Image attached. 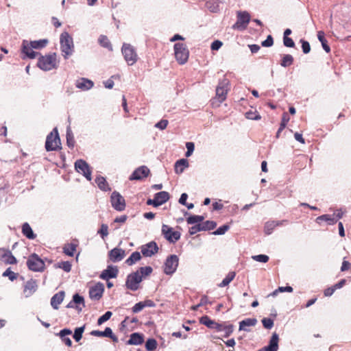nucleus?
Returning a JSON list of instances; mask_svg holds the SVG:
<instances>
[{"instance_id":"6","label":"nucleus","mask_w":351,"mask_h":351,"mask_svg":"<svg viewBox=\"0 0 351 351\" xmlns=\"http://www.w3.org/2000/svg\"><path fill=\"white\" fill-rule=\"evenodd\" d=\"M27 265L29 269L33 271H42L45 268L44 261L36 254H32L29 256Z\"/></svg>"},{"instance_id":"60","label":"nucleus","mask_w":351,"mask_h":351,"mask_svg":"<svg viewBox=\"0 0 351 351\" xmlns=\"http://www.w3.org/2000/svg\"><path fill=\"white\" fill-rule=\"evenodd\" d=\"M222 331H223L225 332V335H224L225 337H229L232 333V332H233V325H232V324H228V325L224 324V326L223 327Z\"/></svg>"},{"instance_id":"59","label":"nucleus","mask_w":351,"mask_h":351,"mask_svg":"<svg viewBox=\"0 0 351 351\" xmlns=\"http://www.w3.org/2000/svg\"><path fill=\"white\" fill-rule=\"evenodd\" d=\"M262 323L263 326L267 329H271L274 326V320L271 318H263Z\"/></svg>"},{"instance_id":"32","label":"nucleus","mask_w":351,"mask_h":351,"mask_svg":"<svg viewBox=\"0 0 351 351\" xmlns=\"http://www.w3.org/2000/svg\"><path fill=\"white\" fill-rule=\"evenodd\" d=\"M95 182L97 183L98 187L102 191H107L110 189L108 187V184L106 179L102 176H97L95 179Z\"/></svg>"},{"instance_id":"30","label":"nucleus","mask_w":351,"mask_h":351,"mask_svg":"<svg viewBox=\"0 0 351 351\" xmlns=\"http://www.w3.org/2000/svg\"><path fill=\"white\" fill-rule=\"evenodd\" d=\"M189 167V162L186 159H180L175 163V171L176 173H182L184 169Z\"/></svg>"},{"instance_id":"21","label":"nucleus","mask_w":351,"mask_h":351,"mask_svg":"<svg viewBox=\"0 0 351 351\" xmlns=\"http://www.w3.org/2000/svg\"><path fill=\"white\" fill-rule=\"evenodd\" d=\"M37 289L36 282L34 280H30L26 282L24 287V293L26 298L32 295Z\"/></svg>"},{"instance_id":"54","label":"nucleus","mask_w":351,"mask_h":351,"mask_svg":"<svg viewBox=\"0 0 351 351\" xmlns=\"http://www.w3.org/2000/svg\"><path fill=\"white\" fill-rule=\"evenodd\" d=\"M112 313L110 311H106L103 315H101L97 320L99 325L102 324L104 322L108 321L112 316Z\"/></svg>"},{"instance_id":"41","label":"nucleus","mask_w":351,"mask_h":351,"mask_svg":"<svg viewBox=\"0 0 351 351\" xmlns=\"http://www.w3.org/2000/svg\"><path fill=\"white\" fill-rule=\"evenodd\" d=\"M289 121V117L287 113H284L282 118V121L280 125V128H278L277 133H276V137L278 138L280 136V132L285 128L287 123Z\"/></svg>"},{"instance_id":"19","label":"nucleus","mask_w":351,"mask_h":351,"mask_svg":"<svg viewBox=\"0 0 351 351\" xmlns=\"http://www.w3.org/2000/svg\"><path fill=\"white\" fill-rule=\"evenodd\" d=\"M90 335L95 337H109L114 342L118 341V338L113 334L112 329L109 327H106L104 331L93 330Z\"/></svg>"},{"instance_id":"58","label":"nucleus","mask_w":351,"mask_h":351,"mask_svg":"<svg viewBox=\"0 0 351 351\" xmlns=\"http://www.w3.org/2000/svg\"><path fill=\"white\" fill-rule=\"evenodd\" d=\"M252 258L261 263H267L269 261V256L265 254L255 255L252 256Z\"/></svg>"},{"instance_id":"23","label":"nucleus","mask_w":351,"mask_h":351,"mask_svg":"<svg viewBox=\"0 0 351 351\" xmlns=\"http://www.w3.org/2000/svg\"><path fill=\"white\" fill-rule=\"evenodd\" d=\"M64 298V291H61L56 293L51 299V306L57 310L59 308V305L62 302Z\"/></svg>"},{"instance_id":"45","label":"nucleus","mask_w":351,"mask_h":351,"mask_svg":"<svg viewBox=\"0 0 351 351\" xmlns=\"http://www.w3.org/2000/svg\"><path fill=\"white\" fill-rule=\"evenodd\" d=\"M235 276L234 272H229L228 274L224 278L221 282L219 285L221 287H224L229 285V283L234 279Z\"/></svg>"},{"instance_id":"56","label":"nucleus","mask_w":351,"mask_h":351,"mask_svg":"<svg viewBox=\"0 0 351 351\" xmlns=\"http://www.w3.org/2000/svg\"><path fill=\"white\" fill-rule=\"evenodd\" d=\"M186 147L187 149L186 152L185 153L186 157H189L192 155L194 152L195 145L193 142H187L186 143Z\"/></svg>"},{"instance_id":"26","label":"nucleus","mask_w":351,"mask_h":351,"mask_svg":"<svg viewBox=\"0 0 351 351\" xmlns=\"http://www.w3.org/2000/svg\"><path fill=\"white\" fill-rule=\"evenodd\" d=\"M143 335L138 333L134 332L130 335L129 340L128 341V344L129 345H141L143 342Z\"/></svg>"},{"instance_id":"64","label":"nucleus","mask_w":351,"mask_h":351,"mask_svg":"<svg viewBox=\"0 0 351 351\" xmlns=\"http://www.w3.org/2000/svg\"><path fill=\"white\" fill-rule=\"evenodd\" d=\"M144 308V305L143 302H140L136 303L133 307H132V312L134 313H137L140 311H141Z\"/></svg>"},{"instance_id":"31","label":"nucleus","mask_w":351,"mask_h":351,"mask_svg":"<svg viewBox=\"0 0 351 351\" xmlns=\"http://www.w3.org/2000/svg\"><path fill=\"white\" fill-rule=\"evenodd\" d=\"M324 221L327 222L328 225H333L337 223V219L335 217L330 215H323L321 216H319L316 219V222L319 223L320 221Z\"/></svg>"},{"instance_id":"61","label":"nucleus","mask_w":351,"mask_h":351,"mask_svg":"<svg viewBox=\"0 0 351 351\" xmlns=\"http://www.w3.org/2000/svg\"><path fill=\"white\" fill-rule=\"evenodd\" d=\"M203 231L201 223L196 224L189 228V234L193 235L198 232Z\"/></svg>"},{"instance_id":"17","label":"nucleus","mask_w":351,"mask_h":351,"mask_svg":"<svg viewBox=\"0 0 351 351\" xmlns=\"http://www.w3.org/2000/svg\"><path fill=\"white\" fill-rule=\"evenodd\" d=\"M149 169L146 166H141L137 168L130 176V180H140L148 176Z\"/></svg>"},{"instance_id":"16","label":"nucleus","mask_w":351,"mask_h":351,"mask_svg":"<svg viewBox=\"0 0 351 351\" xmlns=\"http://www.w3.org/2000/svg\"><path fill=\"white\" fill-rule=\"evenodd\" d=\"M33 49H34L29 43V41L23 40L21 45V53L23 54L22 58L34 59L38 55V53L34 51Z\"/></svg>"},{"instance_id":"40","label":"nucleus","mask_w":351,"mask_h":351,"mask_svg":"<svg viewBox=\"0 0 351 351\" xmlns=\"http://www.w3.org/2000/svg\"><path fill=\"white\" fill-rule=\"evenodd\" d=\"M66 144L71 148H73L75 145L74 136L70 127L66 129Z\"/></svg>"},{"instance_id":"35","label":"nucleus","mask_w":351,"mask_h":351,"mask_svg":"<svg viewBox=\"0 0 351 351\" xmlns=\"http://www.w3.org/2000/svg\"><path fill=\"white\" fill-rule=\"evenodd\" d=\"M77 244L73 243H70L65 245L63 247V252L65 254L69 256H73L74 252L76 250Z\"/></svg>"},{"instance_id":"29","label":"nucleus","mask_w":351,"mask_h":351,"mask_svg":"<svg viewBox=\"0 0 351 351\" xmlns=\"http://www.w3.org/2000/svg\"><path fill=\"white\" fill-rule=\"evenodd\" d=\"M221 1L219 0H209L206 3V7L211 12H218L220 10Z\"/></svg>"},{"instance_id":"5","label":"nucleus","mask_w":351,"mask_h":351,"mask_svg":"<svg viewBox=\"0 0 351 351\" xmlns=\"http://www.w3.org/2000/svg\"><path fill=\"white\" fill-rule=\"evenodd\" d=\"M174 53L176 60L180 64H185L189 58V52L184 43H176L174 45Z\"/></svg>"},{"instance_id":"48","label":"nucleus","mask_w":351,"mask_h":351,"mask_svg":"<svg viewBox=\"0 0 351 351\" xmlns=\"http://www.w3.org/2000/svg\"><path fill=\"white\" fill-rule=\"evenodd\" d=\"M85 326L78 327L75 329L73 334V339L78 342L82 337V334L84 331Z\"/></svg>"},{"instance_id":"46","label":"nucleus","mask_w":351,"mask_h":351,"mask_svg":"<svg viewBox=\"0 0 351 351\" xmlns=\"http://www.w3.org/2000/svg\"><path fill=\"white\" fill-rule=\"evenodd\" d=\"M56 267L60 268L66 272H69L71 269V264L69 261H62L55 265Z\"/></svg>"},{"instance_id":"38","label":"nucleus","mask_w":351,"mask_h":351,"mask_svg":"<svg viewBox=\"0 0 351 351\" xmlns=\"http://www.w3.org/2000/svg\"><path fill=\"white\" fill-rule=\"evenodd\" d=\"M98 41L101 46L109 49L110 51H112V45L106 36L101 35Z\"/></svg>"},{"instance_id":"50","label":"nucleus","mask_w":351,"mask_h":351,"mask_svg":"<svg viewBox=\"0 0 351 351\" xmlns=\"http://www.w3.org/2000/svg\"><path fill=\"white\" fill-rule=\"evenodd\" d=\"M138 273L141 276H142V278L143 277H146L150 275L153 271L152 268L150 266L141 267L138 270Z\"/></svg>"},{"instance_id":"1","label":"nucleus","mask_w":351,"mask_h":351,"mask_svg":"<svg viewBox=\"0 0 351 351\" xmlns=\"http://www.w3.org/2000/svg\"><path fill=\"white\" fill-rule=\"evenodd\" d=\"M60 43L63 56L65 59H67L73 52L74 45L73 38L67 32H64L60 35Z\"/></svg>"},{"instance_id":"39","label":"nucleus","mask_w":351,"mask_h":351,"mask_svg":"<svg viewBox=\"0 0 351 351\" xmlns=\"http://www.w3.org/2000/svg\"><path fill=\"white\" fill-rule=\"evenodd\" d=\"M275 221H269L265 223L264 226V232L267 235H269L272 233L274 228L276 227Z\"/></svg>"},{"instance_id":"18","label":"nucleus","mask_w":351,"mask_h":351,"mask_svg":"<svg viewBox=\"0 0 351 351\" xmlns=\"http://www.w3.org/2000/svg\"><path fill=\"white\" fill-rule=\"evenodd\" d=\"M118 272L119 270L116 266L108 265L107 269L101 272L100 278L103 280H108L110 278H116Z\"/></svg>"},{"instance_id":"28","label":"nucleus","mask_w":351,"mask_h":351,"mask_svg":"<svg viewBox=\"0 0 351 351\" xmlns=\"http://www.w3.org/2000/svg\"><path fill=\"white\" fill-rule=\"evenodd\" d=\"M154 197L158 206H160L167 202L169 199V194L166 191H160L155 194Z\"/></svg>"},{"instance_id":"20","label":"nucleus","mask_w":351,"mask_h":351,"mask_svg":"<svg viewBox=\"0 0 351 351\" xmlns=\"http://www.w3.org/2000/svg\"><path fill=\"white\" fill-rule=\"evenodd\" d=\"M125 256V252L121 248L115 247L109 252V258L114 263L121 261Z\"/></svg>"},{"instance_id":"11","label":"nucleus","mask_w":351,"mask_h":351,"mask_svg":"<svg viewBox=\"0 0 351 351\" xmlns=\"http://www.w3.org/2000/svg\"><path fill=\"white\" fill-rule=\"evenodd\" d=\"M75 169L78 173L82 174L88 181L91 180V171L88 164L85 160L82 159L77 160L75 162Z\"/></svg>"},{"instance_id":"22","label":"nucleus","mask_w":351,"mask_h":351,"mask_svg":"<svg viewBox=\"0 0 351 351\" xmlns=\"http://www.w3.org/2000/svg\"><path fill=\"white\" fill-rule=\"evenodd\" d=\"M257 324L256 318H247L239 322V330L250 331L249 327L254 326Z\"/></svg>"},{"instance_id":"4","label":"nucleus","mask_w":351,"mask_h":351,"mask_svg":"<svg viewBox=\"0 0 351 351\" xmlns=\"http://www.w3.org/2000/svg\"><path fill=\"white\" fill-rule=\"evenodd\" d=\"M121 53L128 65L132 66L137 62V53L135 48L130 44L124 43L121 47Z\"/></svg>"},{"instance_id":"49","label":"nucleus","mask_w":351,"mask_h":351,"mask_svg":"<svg viewBox=\"0 0 351 351\" xmlns=\"http://www.w3.org/2000/svg\"><path fill=\"white\" fill-rule=\"evenodd\" d=\"M201 224L203 231L213 230L217 226L216 222L213 221H206Z\"/></svg>"},{"instance_id":"24","label":"nucleus","mask_w":351,"mask_h":351,"mask_svg":"<svg viewBox=\"0 0 351 351\" xmlns=\"http://www.w3.org/2000/svg\"><path fill=\"white\" fill-rule=\"evenodd\" d=\"M3 252L1 256V259L5 264H16L17 263L16 258L12 255L10 250H0Z\"/></svg>"},{"instance_id":"44","label":"nucleus","mask_w":351,"mask_h":351,"mask_svg":"<svg viewBox=\"0 0 351 351\" xmlns=\"http://www.w3.org/2000/svg\"><path fill=\"white\" fill-rule=\"evenodd\" d=\"M199 322L202 324H204L206 326H207L208 328H211V329L213 328V326L215 324V322L210 319L207 315L202 317L200 318Z\"/></svg>"},{"instance_id":"2","label":"nucleus","mask_w":351,"mask_h":351,"mask_svg":"<svg viewBox=\"0 0 351 351\" xmlns=\"http://www.w3.org/2000/svg\"><path fill=\"white\" fill-rule=\"evenodd\" d=\"M56 53L41 56L38 58V66L43 71H50L57 67Z\"/></svg>"},{"instance_id":"52","label":"nucleus","mask_w":351,"mask_h":351,"mask_svg":"<svg viewBox=\"0 0 351 351\" xmlns=\"http://www.w3.org/2000/svg\"><path fill=\"white\" fill-rule=\"evenodd\" d=\"M230 228V226L227 224L223 225L218 228L212 234L215 235H222L224 234Z\"/></svg>"},{"instance_id":"37","label":"nucleus","mask_w":351,"mask_h":351,"mask_svg":"<svg viewBox=\"0 0 351 351\" xmlns=\"http://www.w3.org/2000/svg\"><path fill=\"white\" fill-rule=\"evenodd\" d=\"M317 38L321 42L324 51L327 53H329L330 51V48L328 45L327 40L324 38V32L322 31H319L317 33Z\"/></svg>"},{"instance_id":"8","label":"nucleus","mask_w":351,"mask_h":351,"mask_svg":"<svg viewBox=\"0 0 351 351\" xmlns=\"http://www.w3.org/2000/svg\"><path fill=\"white\" fill-rule=\"evenodd\" d=\"M230 82L228 79L223 78L221 80L216 88V97L219 103H221L226 99V95L229 90Z\"/></svg>"},{"instance_id":"42","label":"nucleus","mask_w":351,"mask_h":351,"mask_svg":"<svg viewBox=\"0 0 351 351\" xmlns=\"http://www.w3.org/2000/svg\"><path fill=\"white\" fill-rule=\"evenodd\" d=\"M293 62V58L290 54H286L282 57L280 65L283 67H287L291 65Z\"/></svg>"},{"instance_id":"63","label":"nucleus","mask_w":351,"mask_h":351,"mask_svg":"<svg viewBox=\"0 0 351 351\" xmlns=\"http://www.w3.org/2000/svg\"><path fill=\"white\" fill-rule=\"evenodd\" d=\"M223 43L221 41L216 40L212 43L210 48L213 51H217L221 47Z\"/></svg>"},{"instance_id":"10","label":"nucleus","mask_w":351,"mask_h":351,"mask_svg":"<svg viewBox=\"0 0 351 351\" xmlns=\"http://www.w3.org/2000/svg\"><path fill=\"white\" fill-rule=\"evenodd\" d=\"M179 258L178 256L172 254L167 257L164 265V272L167 275H172L177 269Z\"/></svg>"},{"instance_id":"9","label":"nucleus","mask_w":351,"mask_h":351,"mask_svg":"<svg viewBox=\"0 0 351 351\" xmlns=\"http://www.w3.org/2000/svg\"><path fill=\"white\" fill-rule=\"evenodd\" d=\"M250 20V14L246 11H239L237 12V21L233 25L232 28L234 29L244 30Z\"/></svg>"},{"instance_id":"34","label":"nucleus","mask_w":351,"mask_h":351,"mask_svg":"<svg viewBox=\"0 0 351 351\" xmlns=\"http://www.w3.org/2000/svg\"><path fill=\"white\" fill-rule=\"evenodd\" d=\"M48 43L47 39H41L38 40L29 41V45L33 49H40L44 48Z\"/></svg>"},{"instance_id":"51","label":"nucleus","mask_w":351,"mask_h":351,"mask_svg":"<svg viewBox=\"0 0 351 351\" xmlns=\"http://www.w3.org/2000/svg\"><path fill=\"white\" fill-rule=\"evenodd\" d=\"M73 300L75 306H80V305H82L81 307L85 306L84 298L82 296L80 295L78 293H75L73 295Z\"/></svg>"},{"instance_id":"27","label":"nucleus","mask_w":351,"mask_h":351,"mask_svg":"<svg viewBox=\"0 0 351 351\" xmlns=\"http://www.w3.org/2000/svg\"><path fill=\"white\" fill-rule=\"evenodd\" d=\"M93 84H94L91 80L86 78H82L80 80L77 82L76 86L80 89L87 90L90 89L93 86Z\"/></svg>"},{"instance_id":"7","label":"nucleus","mask_w":351,"mask_h":351,"mask_svg":"<svg viewBox=\"0 0 351 351\" xmlns=\"http://www.w3.org/2000/svg\"><path fill=\"white\" fill-rule=\"evenodd\" d=\"M142 281V276L138 273V271L130 274L127 276L125 286L127 289L131 291H136L139 288V284Z\"/></svg>"},{"instance_id":"57","label":"nucleus","mask_w":351,"mask_h":351,"mask_svg":"<svg viewBox=\"0 0 351 351\" xmlns=\"http://www.w3.org/2000/svg\"><path fill=\"white\" fill-rule=\"evenodd\" d=\"M3 276H8L11 281H13L16 279L17 274L8 268L3 273Z\"/></svg>"},{"instance_id":"12","label":"nucleus","mask_w":351,"mask_h":351,"mask_svg":"<svg viewBox=\"0 0 351 351\" xmlns=\"http://www.w3.org/2000/svg\"><path fill=\"white\" fill-rule=\"evenodd\" d=\"M162 233L165 238L170 243H175L180 238L181 234L173 230V229L167 225L163 224L162 226Z\"/></svg>"},{"instance_id":"3","label":"nucleus","mask_w":351,"mask_h":351,"mask_svg":"<svg viewBox=\"0 0 351 351\" xmlns=\"http://www.w3.org/2000/svg\"><path fill=\"white\" fill-rule=\"evenodd\" d=\"M60 138L56 128L47 135L45 142V149L47 152L56 151L61 148Z\"/></svg>"},{"instance_id":"13","label":"nucleus","mask_w":351,"mask_h":351,"mask_svg":"<svg viewBox=\"0 0 351 351\" xmlns=\"http://www.w3.org/2000/svg\"><path fill=\"white\" fill-rule=\"evenodd\" d=\"M112 206L118 211H122L125 208L124 198L117 191H114L111 195Z\"/></svg>"},{"instance_id":"55","label":"nucleus","mask_w":351,"mask_h":351,"mask_svg":"<svg viewBox=\"0 0 351 351\" xmlns=\"http://www.w3.org/2000/svg\"><path fill=\"white\" fill-rule=\"evenodd\" d=\"M97 233L101 235L102 239H104L108 234V226L106 224H102Z\"/></svg>"},{"instance_id":"43","label":"nucleus","mask_w":351,"mask_h":351,"mask_svg":"<svg viewBox=\"0 0 351 351\" xmlns=\"http://www.w3.org/2000/svg\"><path fill=\"white\" fill-rule=\"evenodd\" d=\"M204 219V216L191 215L186 219V221L189 224H195V223L198 224V223H201L200 222H202Z\"/></svg>"},{"instance_id":"33","label":"nucleus","mask_w":351,"mask_h":351,"mask_svg":"<svg viewBox=\"0 0 351 351\" xmlns=\"http://www.w3.org/2000/svg\"><path fill=\"white\" fill-rule=\"evenodd\" d=\"M22 232L27 238L29 239H33L35 238L33 230L27 223H23L22 226Z\"/></svg>"},{"instance_id":"36","label":"nucleus","mask_w":351,"mask_h":351,"mask_svg":"<svg viewBox=\"0 0 351 351\" xmlns=\"http://www.w3.org/2000/svg\"><path fill=\"white\" fill-rule=\"evenodd\" d=\"M141 258V255L140 252H134L132 253L130 256L125 261V263L128 265L131 266V265H134L135 263H136L137 261H140Z\"/></svg>"},{"instance_id":"15","label":"nucleus","mask_w":351,"mask_h":351,"mask_svg":"<svg viewBox=\"0 0 351 351\" xmlns=\"http://www.w3.org/2000/svg\"><path fill=\"white\" fill-rule=\"evenodd\" d=\"M158 251V247L156 242L151 241L141 247V252L143 256L145 257H151Z\"/></svg>"},{"instance_id":"53","label":"nucleus","mask_w":351,"mask_h":351,"mask_svg":"<svg viewBox=\"0 0 351 351\" xmlns=\"http://www.w3.org/2000/svg\"><path fill=\"white\" fill-rule=\"evenodd\" d=\"M245 117L247 119L251 120H259L261 119V116L257 112H253L250 110L245 113Z\"/></svg>"},{"instance_id":"14","label":"nucleus","mask_w":351,"mask_h":351,"mask_svg":"<svg viewBox=\"0 0 351 351\" xmlns=\"http://www.w3.org/2000/svg\"><path fill=\"white\" fill-rule=\"evenodd\" d=\"M104 291V285L101 282H97L89 289V297L93 300H99L102 297Z\"/></svg>"},{"instance_id":"25","label":"nucleus","mask_w":351,"mask_h":351,"mask_svg":"<svg viewBox=\"0 0 351 351\" xmlns=\"http://www.w3.org/2000/svg\"><path fill=\"white\" fill-rule=\"evenodd\" d=\"M278 335L274 332L269 340V345L265 347L268 351H278Z\"/></svg>"},{"instance_id":"47","label":"nucleus","mask_w":351,"mask_h":351,"mask_svg":"<svg viewBox=\"0 0 351 351\" xmlns=\"http://www.w3.org/2000/svg\"><path fill=\"white\" fill-rule=\"evenodd\" d=\"M157 347V341L154 339H148L145 343V348L147 351H153Z\"/></svg>"},{"instance_id":"62","label":"nucleus","mask_w":351,"mask_h":351,"mask_svg":"<svg viewBox=\"0 0 351 351\" xmlns=\"http://www.w3.org/2000/svg\"><path fill=\"white\" fill-rule=\"evenodd\" d=\"M274 44V40H273V38L271 35H269L266 40H265L264 41L262 42V46L263 47H271Z\"/></svg>"}]
</instances>
